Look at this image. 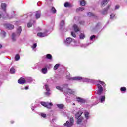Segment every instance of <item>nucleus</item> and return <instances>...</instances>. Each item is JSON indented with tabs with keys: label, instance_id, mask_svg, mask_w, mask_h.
I'll list each match as a JSON object with an SVG mask.
<instances>
[{
	"label": "nucleus",
	"instance_id": "nucleus-18",
	"mask_svg": "<svg viewBox=\"0 0 127 127\" xmlns=\"http://www.w3.org/2000/svg\"><path fill=\"white\" fill-rule=\"evenodd\" d=\"M108 2H109V0H103L101 5L102 6H105V5H106V4H108Z\"/></svg>",
	"mask_w": 127,
	"mask_h": 127
},
{
	"label": "nucleus",
	"instance_id": "nucleus-4",
	"mask_svg": "<svg viewBox=\"0 0 127 127\" xmlns=\"http://www.w3.org/2000/svg\"><path fill=\"white\" fill-rule=\"evenodd\" d=\"M32 78L31 77H27L25 79L23 77H21L18 80L19 84H24V83H31Z\"/></svg>",
	"mask_w": 127,
	"mask_h": 127
},
{
	"label": "nucleus",
	"instance_id": "nucleus-27",
	"mask_svg": "<svg viewBox=\"0 0 127 127\" xmlns=\"http://www.w3.org/2000/svg\"><path fill=\"white\" fill-rule=\"evenodd\" d=\"M90 113H89V112H85V117L86 118V119H87V120H88V119H89V118H90V116H89Z\"/></svg>",
	"mask_w": 127,
	"mask_h": 127
},
{
	"label": "nucleus",
	"instance_id": "nucleus-54",
	"mask_svg": "<svg viewBox=\"0 0 127 127\" xmlns=\"http://www.w3.org/2000/svg\"><path fill=\"white\" fill-rule=\"evenodd\" d=\"M98 104V103H96V104H94V105L95 106V105H97Z\"/></svg>",
	"mask_w": 127,
	"mask_h": 127
},
{
	"label": "nucleus",
	"instance_id": "nucleus-48",
	"mask_svg": "<svg viewBox=\"0 0 127 127\" xmlns=\"http://www.w3.org/2000/svg\"><path fill=\"white\" fill-rule=\"evenodd\" d=\"M80 23L81 24H84V21H83V22H80Z\"/></svg>",
	"mask_w": 127,
	"mask_h": 127
},
{
	"label": "nucleus",
	"instance_id": "nucleus-7",
	"mask_svg": "<svg viewBox=\"0 0 127 127\" xmlns=\"http://www.w3.org/2000/svg\"><path fill=\"white\" fill-rule=\"evenodd\" d=\"M41 105L42 106H43L44 107H45L46 108H48V109H50L51 108V106H52V103H48V102H42L40 103Z\"/></svg>",
	"mask_w": 127,
	"mask_h": 127
},
{
	"label": "nucleus",
	"instance_id": "nucleus-55",
	"mask_svg": "<svg viewBox=\"0 0 127 127\" xmlns=\"http://www.w3.org/2000/svg\"><path fill=\"white\" fill-rule=\"evenodd\" d=\"M34 22H35V21H33V23H34Z\"/></svg>",
	"mask_w": 127,
	"mask_h": 127
},
{
	"label": "nucleus",
	"instance_id": "nucleus-20",
	"mask_svg": "<svg viewBox=\"0 0 127 127\" xmlns=\"http://www.w3.org/2000/svg\"><path fill=\"white\" fill-rule=\"evenodd\" d=\"M86 37V35L84 33H81L79 35V38L80 39H84Z\"/></svg>",
	"mask_w": 127,
	"mask_h": 127
},
{
	"label": "nucleus",
	"instance_id": "nucleus-45",
	"mask_svg": "<svg viewBox=\"0 0 127 127\" xmlns=\"http://www.w3.org/2000/svg\"><path fill=\"white\" fill-rule=\"evenodd\" d=\"M119 7H120V6H119V5H116V6H115V9H119Z\"/></svg>",
	"mask_w": 127,
	"mask_h": 127
},
{
	"label": "nucleus",
	"instance_id": "nucleus-24",
	"mask_svg": "<svg viewBox=\"0 0 127 127\" xmlns=\"http://www.w3.org/2000/svg\"><path fill=\"white\" fill-rule=\"evenodd\" d=\"M41 72L42 74H47V68H42L41 70Z\"/></svg>",
	"mask_w": 127,
	"mask_h": 127
},
{
	"label": "nucleus",
	"instance_id": "nucleus-30",
	"mask_svg": "<svg viewBox=\"0 0 127 127\" xmlns=\"http://www.w3.org/2000/svg\"><path fill=\"white\" fill-rule=\"evenodd\" d=\"M57 106L59 109H63V108H64V105L63 104H57Z\"/></svg>",
	"mask_w": 127,
	"mask_h": 127
},
{
	"label": "nucleus",
	"instance_id": "nucleus-39",
	"mask_svg": "<svg viewBox=\"0 0 127 127\" xmlns=\"http://www.w3.org/2000/svg\"><path fill=\"white\" fill-rule=\"evenodd\" d=\"M36 46H37L36 43L33 44V46H32V48L34 49V48H36Z\"/></svg>",
	"mask_w": 127,
	"mask_h": 127
},
{
	"label": "nucleus",
	"instance_id": "nucleus-31",
	"mask_svg": "<svg viewBox=\"0 0 127 127\" xmlns=\"http://www.w3.org/2000/svg\"><path fill=\"white\" fill-rule=\"evenodd\" d=\"M59 66H60L59 64H56L55 65V66L54 67V70H57L58 69V67H59Z\"/></svg>",
	"mask_w": 127,
	"mask_h": 127
},
{
	"label": "nucleus",
	"instance_id": "nucleus-46",
	"mask_svg": "<svg viewBox=\"0 0 127 127\" xmlns=\"http://www.w3.org/2000/svg\"><path fill=\"white\" fill-rule=\"evenodd\" d=\"M101 23H99L97 24L96 27L98 28L99 27V26H101Z\"/></svg>",
	"mask_w": 127,
	"mask_h": 127
},
{
	"label": "nucleus",
	"instance_id": "nucleus-38",
	"mask_svg": "<svg viewBox=\"0 0 127 127\" xmlns=\"http://www.w3.org/2000/svg\"><path fill=\"white\" fill-rule=\"evenodd\" d=\"M41 117H42V118L46 117V114H44V113H41Z\"/></svg>",
	"mask_w": 127,
	"mask_h": 127
},
{
	"label": "nucleus",
	"instance_id": "nucleus-26",
	"mask_svg": "<svg viewBox=\"0 0 127 127\" xmlns=\"http://www.w3.org/2000/svg\"><path fill=\"white\" fill-rule=\"evenodd\" d=\"M80 3L82 6H85L86 5V1L85 0L80 1Z\"/></svg>",
	"mask_w": 127,
	"mask_h": 127
},
{
	"label": "nucleus",
	"instance_id": "nucleus-9",
	"mask_svg": "<svg viewBox=\"0 0 127 127\" xmlns=\"http://www.w3.org/2000/svg\"><path fill=\"white\" fill-rule=\"evenodd\" d=\"M47 32H48V31L46 30L44 33H38L37 36H39V37H45V36H48V34H47Z\"/></svg>",
	"mask_w": 127,
	"mask_h": 127
},
{
	"label": "nucleus",
	"instance_id": "nucleus-14",
	"mask_svg": "<svg viewBox=\"0 0 127 127\" xmlns=\"http://www.w3.org/2000/svg\"><path fill=\"white\" fill-rule=\"evenodd\" d=\"M82 114H83V112H82V111H79L76 114L75 118L79 119V118H83L82 117H81Z\"/></svg>",
	"mask_w": 127,
	"mask_h": 127
},
{
	"label": "nucleus",
	"instance_id": "nucleus-3",
	"mask_svg": "<svg viewBox=\"0 0 127 127\" xmlns=\"http://www.w3.org/2000/svg\"><path fill=\"white\" fill-rule=\"evenodd\" d=\"M21 31H22V29L21 28V27L20 26L17 29L16 33H13L12 34V39L13 41H15V40H16V38L20 35Z\"/></svg>",
	"mask_w": 127,
	"mask_h": 127
},
{
	"label": "nucleus",
	"instance_id": "nucleus-13",
	"mask_svg": "<svg viewBox=\"0 0 127 127\" xmlns=\"http://www.w3.org/2000/svg\"><path fill=\"white\" fill-rule=\"evenodd\" d=\"M99 100L100 101V103H104L106 100V96H105V95L100 96H99Z\"/></svg>",
	"mask_w": 127,
	"mask_h": 127
},
{
	"label": "nucleus",
	"instance_id": "nucleus-12",
	"mask_svg": "<svg viewBox=\"0 0 127 127\" xmlns=\"http://www.w3.org/2000/svg\"><path fill=\"white\" fill-rule=\"evenodd\" d=\"M7 7V5L6 3H2L1 4V8L4 11H6V8Z\"/></svg>",
	"mask_w": 127,
	"mask_h": 127
},
{
	"label": "nucleus",
	"instance_id": "nucleus-47",
	"mask_svg": "<svg viewBox=\"0 0 127 127\" xmlns=\"http://www.w3.org/2000/svg\"><path fill=\"white\" fill-rule=\"evenodd\" d=\"M28 89H29L28 86H25V90H28Z\"/></svg>",
	"mask_w": 127,
	"mask_h": 127
},
{
	"label": "nucleus",
	"instance_id": "nucleus-2",
	"mask_svg": "<svg viewBox=\"0 0 127 127\" xmlns=\"http://www.w3.org/2000/svg\"><path fill=\"white\" fill-rule=\"evenodd\" d=\"M56 89L57 90H59L61 92L64 91V93H67V94H74L75 93V91L70 89L68 88V84H64L63 86V87H61L60 86H56Z\"/></svg>",
	"mask_w": 127,
	"mask_h": 127
},
{
	"label": "nucleus",
	"instance_id": "nucleus-32",
	"mask_svg": "<svg viewBox=\"0 0 127 127\" xmlns=\"http://www.w3.org/2000/svg\"><path fill=\"white\" fill-rule=\"evenodd\" d=\"M85 8L83 7H79V8L77 9V11H83Z\"/></svg>",
	"mask_w": 127,
	"mask_h": 127
},
{
	"label": "nucleus",
	"instance_id": "nucleus-19",
	"mask_svg": "<svg viewBox=\"0 0 127 127\" xmlns=\"http://www.w3.org/2000/svg\"><path fill=\"white\" fill-rule=\"evenodd\" d=\"M65 25V21L64 20L61 21L60 26V29H62L63 27Z\"/></svg>",
	"mask_w": 127,
	"mask_h": 127
},
{
	"label": "nucleus",
	"instance_id": "nucleus-28",
	"mask_svg": "<svg viewBox=\"0 0 127 127\" xmlns=\"http://www.w3.org/2000/svg\"><path fill=\"white\" fill-rule=\"evenodd\" d=\"M10 73H11V74H15V69H14L13 67L11 68L10 70Z\"/></svg>",
	"mask_w": 127,
	"mask_h": 127
},
{
	"label": "nucleus",
	"instance_id": "nucleus-41",
	"mask_svg": "<svg viewBox=\"0 0 127 127\" xmlns=\"http://www.w3.org/2000/svg\"><path fill=\"white\" fill-rule=\"evenodd\" d=\"M115 17V14H112L110 15V19H113Z\"/></svg>",
	"mask_w": 127,
	"mask_h": 127
},
{
	"label": "nucleus",
	"instance_id": "nucleus-37",
	"mask_svg": "<svg viewBox=\"0 0 127 127\" xmlns=\"http://www.w3.org/2000/svg\"><path fill=\"white\" fill-rule=\"evenodd\" d=\"M32 26V23L30 22L27 24V27H31Z\"/></svg>",
	"mask_w": 127,
	"mask_h": 127
},
{
	"label": "nucleus",
	"instance_id": "nucleus-50",
	"mask_svg": "<svg viewBox=\"0 0 127 127\" xmlns=\"http://www.w3.org/2000/svg\"><path fill=\"white\" fill-rule=\"evenodd\" d=\"M2 47V45L0 44V48H1Z\"/></svg>",
	"mask_w": 127,
	"mask_h": 127
},
{
	"label": "nucleus",
	"instance_id": "nucleus-35",
	"mask_svg": "<svg viewBox=\"0 0 127 127\" xmlns=\"http://www.w3.org/2000/svg\"><path fill=\"white\" fill-rule=\"evenodd\" d=\"M51 11H52V13L55 14L56 12V9H55V8L53 7L51 9Z\"/></svg>",
	"mask_w": 127,
	"mask_h": 127
},
{
	"label": "nucleus",
	"instance_id": "nucleus-15",
	"mask_svg": "<svg viewBox=\"0 0 127 127\" xmlns=\"http://www.w3.org/2000/svg\"><path fill=\"white\" fill-rule=\"evenodd\" d=\"M77 119V123L78 125H81V124H83V121L84 120V118L83 117H80Z\"/></svg>",
	"mask_w": 127,
	"mask_h": 127
},
{
	"label": "nucleus",
	"instance_id": "nucleus-6",
	"mask_svg": "<svg viewBox=\"0 0 127 127\" xmlns=\"http://www.w3.org/2000/svg\"><path fill=\"white\" fill-rule=\"evenodd\" d=\"M73 42V39L71 38L68 37L64 41V43L66 46H70Z\"/></svg>",
	"mask_w": 127,
	"mask_h": 127
},
{
	"label": "nucleus",
	"instance_id": "nucleus-52",
	"mask_svg": "<svg viewBox=\"0 0 127 127\" xmlns=\"http://www.w3.org/2000/svg\"><path fill=\"white\" fill-rule=\"evenodd\" d=\"M1 18V14H0V19Z\"/></svg>",
	"mask_w": 127,
	"mask_h": 127
},
{
	"label": "nucleus",
	"instance_id": "nucleus-51",
	"mask_svg": "<svg viewBox=\"0 0 127 127\" xmlns=\"http://www.w3.org/2000/svg\"><path fill=\"white\" fill-rule=\"evenodd\" d=\"M31 109H32V111H34V108L31 107Z\"/></svg>",
	"mask_w": 127,
	"mask_h": 127
},
{
	"label": "nucleus",
	"instance_id": "nucleus-10",
	"mask_svg": "<svg viewBox=\"0 0 127 127\" xmlns=\"http://www.w3.org/2000/svg\"><path fill=\"white\" fill-rule=\"evenodd\" d=\"M35 18L38 19V18H40V16H41V12L40 11H36L34 13Z\"/></svg>",
	"mask_w": 127,
	"mask_h": 127
},
{
	"label": "nucleus",
	"instance_id": "nucleus-34",
	"mask_svg": "<svg viewBox=\"0 0 127 127\" xmlns=\"http://www.w3.org/2000/svg\"><path fill=\"white\" fill-rule=\"evenodd\" d=\"M89 45H90V43L82 44L81 47H87V46H89Z\"/></svg>",
	"mask_w": 127,
	"mask_h": 127
},
{
	"label": "nucleus",
	"instance_id": "nucleus-5",
	"mask_svg": "<svg viewBox=\"0 0 127 127\" xmlns=\"http://www.w3.org/2000/svg\"><path fill=\"white\" fill-rule=\"evenodd\" d=\"M73 124H74V119H73V117H70V121H66V122L64 124V126L66 127H70L73 126Z\"/></svg>",
	"mask_w": 127,
	"mask_h": 127
},
{
	"label": "nucleus",
	"instance_id": "nucleus-21",
	"mask_svg": "<svg viewBox=\"0 0 127 127\" xmlns=\"http://www.w3.org/2000/svg\"><path fill=\"white\" fill-rule=\"evenodd\" d=\"M110 8V6H108L106 9H105L102 12L103 15H106L107 14V12L108 11V9Z\"/></svg>",
	"mask_w": 127,
	"mask_h": 127
},
{
	"label": "nucleus",
	"instance_id": "nucleus-33",
	"mask_svg": "<svg viewBox=\"0 0 127 127\" xmlns=\"http://www.w3.org/2000/svg\"><path fill=\"white\" fill-rule=\"evenodd\" d=\"M64 7H70V3H69L68 2H66L64 4Z\"/></svg>",
	"mask_w": 127,
	"mask_h": 127
},
{
	"label": "nucleus",
	"instance_id": "nucleus-29",
	"mask_svg": "<svg viewBox=\"0 0 127 127\" xmlns=\"http://www.w3.org/2000/svg\"><path fill=\"white\" fill-rule=\"evenodd\" d=\"M1 35L3 37H5L6 36V32L4 31H2L1 32Z\"/></svg>",
	"mask_w": 127,
	"mask_h": 127
},
{
	"label": "nucleus",
	"instance_id": "nucleus-25",
	"mask_svg": "<svg viewBox=\"0 0 127 127\" xmlns=\"http://www.w3.org/2000/svg\"><path fill=\"white\" fill-rule=\"evenodd\" d=\"M20 59V56L19 54H16L15 58V60L16 61H18Z\"/></svg>",
	"mask_w": 127,
	"mask_h": 127
},
{
	"label": "nucleus",
	"instance_id": "nucleus-40",
	"mask_svg": "<svg viewBox=\"0 0 127 127\" xmlns=\"http://www.w3.org/2000/svg\"><path fill=\"white\" fill-rule=\"evenodd\" d=\"M87 15H88V16H93L94 14H93L91 12H89L87 14Z\"/></svg>",
	"mask_w": 127,
	"mask_h": 127
},
{
	"label": "nucleus",
	"instance_id": "nucleus-43",
	"mask_svg": "<svg viewBox=\"0 0 127 127\" xmlns=\"http://www.w3.org/2000/svg\"><path fill=\"white\" fill-rule=\"evenodd\" d=\"M71 35L73 37H76V34L74 32H71Z\"/></svg>",
	"mask_w": 127,
	"mask_h": 127
},
{
	"label": "nucleus",
	"instance_id": "nucleus-53",
	"mask_svg": "<svg viewBox=\"0 0 127 127\" xmlns=\"http://www.w3.org/2000/svg\"><path fill=\"white\" fill-rule=\"evenodd\" d=\"M11 123L12 124H13L14 122H13V121H11Z\"/></svg>",
	"mask_w": 127,
	"mask_h": 127
},
{
	"label": "nucleus",
	"instance_id": "nucleus-49",
	"mask_svg": "<svg viewBox=\"0 0 127 127\" xmlns=\"http://www.w3.org/2000/svg\"><path fill=\"white\" fill-rule=\"evenodd\" d=\"M33 70H35V69H36V66L33 67Z\"/></svg>",
	"mask_w": 127,
	"mask_h": 127
},
{
	"label": "nucleus",
	"instance_id": "nucleus-22",
	"mask_svg": "<svg viewBox=\"0 0 127 127\" xmlns=\"http://www.w3.org/2000/svg\"><path fill=\"white\" fill-rule=\"evenodd\" d=\"M73 28L75 32H78V31H79V27H78V26H77V25L74 24L73 25Z\"/></svg>",
	"mask_w": 127,
	"mask_h": 127
},
{
	"label": "nucleus",
	"instance_id": "nucleus-36",
	"mask_svg": "<svg viewBox=\"0 0 127 127\" xmlns=\"http://www.w3.org/2000/svg\"><path fill=\"white\" fill-rule=\"evenodd\" d=\"M120 90H121V91H122V92H126V87H121V89H120Z\"/></svg>",
	"mask_w": 127,
	"mask_h": 127
},
{
	"label": "nucleus",
	"instance_id": "nucleus-44",
	"mask_svg": "<svg viewBox=\"0 0 127 127\" xmlns=\"http://www.w3.org/2000/svg\"><path fill=\"white\" fill-rule=\"evenodd\" d=\"M66 101L67 103H70L71 102V101H70L68 98H66Z\"/></svg>",
	"mask_w": 127,
	"mask_h": 127
},
{
	"label": "nucleus",
	"instance_id": "nucleus-42",
	"mask_svg": "<svg viewBox=\"0 0 127 127\" xmlns=\"http://www.w3.org/2000/svg\"><path fill=\"white\" fill-rule=\"evenodd\" d=\"M96 38V36L95 35H92L90 37V40H93L94 38Z\"/></svg>",
	"mask_w": 127,
	"mask_h": 127
},
{
	"label": "nucleus",
	"instance_id": "nucleus-8",
	"mask_svg": "<svg viewBox=\"0 0 127 127\" xmlns=\"http://www.w3.org/2000/svg\"><path fill=\"white\" fill-rule=\"evenodd\" d=\"M44 88L46 89V91H47L45 93L46 96H49L50 95V88H49V86H48V84H45L44 85Z\"/></svg>",
	"mask_w": 127,
	"mask_h": 127
},
{
	"label": "nucleus",
	"instance_id": "nucleus-1",
	"mask_svg": "<svg viewBox=\"0 0 127 127\" xmlns=\"http://www.w3.org/2000/svg\"><path fill=\"white\" fill-rule=\"evenodd\" d=\"M69 79L70 80H73L74 81H81V80H82V81H83V82H91V83H93V84L96 83L98 88L97 94V95H98V96H101V95L103 94V90H105L104 87L106 86V84H105V82L100 80L98 81L94 80L92 79H89L88 78H83L79 76L71 77Z\"/></svg>",
	"mask_w": 127,
	"mask_h": 127
},
{
	"label": "nucleus",
	"instance_id": "nucleus-16",
	"mask_svg": "<svg viewBox=\"0 0 127 127\" xmlns=\"http://www.w3.org/2000/svg\"><path fill=\"white\" fill-rule=\"evenodd\" d=\"M76 100L77 102H79V103H85L86 100L81 97H77L76 98Z\"/></svg>",
	"mask_w": 127,
	"mask_h": 127
},
{
	"label": "nucleus",
	"instance_id": "nucleus-11",
	"mask_svg": "<svg viewBox=\"0 0 127 127\" xmlns=\"http://www.w3.org/2000/svg\"><path fill=\"white\" fill-rule=\"evenodd\" d=\"M5 27L7 28V29H13V28H14V26L11 24H5Z\"/></svg>",
	"mask_w": 127,
	"mask_h": 127
},
{
	"label": "nucleus",
	"instance_id": "nucleus-56",
	"mask_svg": "<svg viewBox=\"0 0 127 127\" xmlns=\"http://www.w3.org/2000/svg\"><path fill=\"white\" fill-rule=\"evenodd\" d=\"M45 67H47V66H45Z\"/></svg>",
	"mask_w": 127,
	"mask_h": 127
},
{
	"label": "nucleus",
	"instance_id": "nucleus-17",
	"mask_svg": "<svg viewBox=\"0 0 127 127\" xmlns=\"http://www.w3.org/2000/svg\"><path fill=\"white\" fill-rule=\"evenodd\" d=\"M1 15V17L2 16L4 18H6V17H8V14L6 13V11H3V12Z\"/></svg>",
	"mask_w": 127,
	"mask_h": 127
},
{
	"label": "nucleus",
	"instance_id": "nucleus-57",
	"mask_svg": "<svg viewBox=\"0 0 127 127\" xmlns=\"http://www.w3.org/2000/svg\"><path fill=\"white\" fill-rule=\"evenodd\" d=\"M126 35H127V33H126Z\"/></svg>",
	"mask_w": 127,
	"mask_h": 127
},
{
	"label": "nucleus",
	"instance_id": "nucleus-23",
	"mask_svg": "<svg viewBox=\"0 0 127 127\" xmlns=\"http://www.w3.org/2000/svg\"><path fill=\"white\" fill-rule=\"evenodd\" d=\"M45 56L46 58H47V59H50V60L52 59V55H51V54H48L46 55Z\"/></svg>",
	"mask_w": 127,
	"mask_h": 127
}]
</instances>
